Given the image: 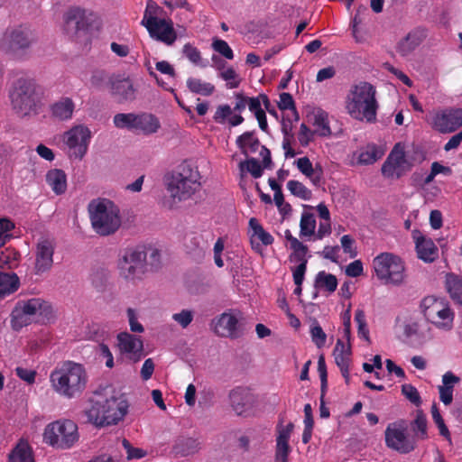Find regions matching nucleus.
<instances>
[{
  "mask_svg": "<svg viewBox=\"0 0 462 462\" xmlns=\"http://www.w3.org/2000/svg\"><path fill=\"white\" fill-rule=\"evenodd\" d=\"M30 43L29 32L23 29H15L5 33L0 42V49L6 55H21Z\"/></svg>",
  "mask_w": 462,
  "mask_h": 462,
  "instance_id": "obj_16",
  "label": "nucleus"
},
{
  "mask_svg": "<svg viewBox=\"0 0 462 462\" xmlns=\"http://www.w3.org/2000/svg\"><path fill=\"white\" fill-rule=\"evenodd\" d=\"M122 445H123L125 450L126 451V454H127L126 457L128 460L140 459V458L145 457L147 454V452L144 449L133 447L132 444L130 443V441L127 440L126 439H123Z\"/></svg>",
  "mask_w": 462,
  "mask_h": 462,
  "instance_id": "obj_56",
  "label": "nucleus"
},
{
  "mask_svg": "<svg viewBox=\"0 0 462 462\" xmlns=\"http://www.w3.org/2000/svg\"><path fill=\"white\" fill-rule=\"evenodd\" d=\"M64 21L66 33L88 49L92 39L90 31L98 21L97 14L80 7H72L65 14Z\"/></svg>",
  "mask_w": 462,
  "mask_h": 462,
  "instance_id": "obj_7",
  "label": "nucleus"
},
{
  "mask_svg": "<svg viewBox=\"0 0 462 462\" xmlns=\"http://www.w3.org/2000/svg\"><path fill=\"white\" fill-rule=\"evenodd\" d=\"M55 245L53 240L41 238L36 245L34 269L36 274H41L51 270L53 264V254Z\"/></svg>",
  "mask_w": 462,
  "mask_h": 462,
  "instance_id": "obj_18",
  "label": "nucleus"
},
{
  "mask_svg": "<svg viewBox=\"0 0 462 462\" xmlns=\"http://www.w3.org/2000/svg\"><path fill=\"white\" fill-rule=\"evenodd\" d=\"M172 319L182 328H187L193 319V314L190 310H182L180 312L173 314Z\"/></svg>",
  "mask_w": 462,
  "mask_h": 462,
  "instance_id": "obj_61",
  "label": "nucleus"
},
{
  "mask_svg": "<svg viewBox=\"0 0 462 462\" xmlns=\"http://www.w3.org/2000/svg\"><path fill=\"white\" fill-rule=\"evenodd\" d=\"M88 212L94 230L100 236L116 233L121 226L119 208L108 199H93Z\"/></svg>",
  "mask_w": 462,
  "mask_h": 462,
  "instance_id": "obj_5",
  "label": "nucleus"
},
{
  "mask_svg": "<svg viewBox=\"0 0 462 462\" xmlns=\"http://www.w3.org/2000/svg\"><path fill=\"white\" fill-rule=\"evenodd\" d=\"M355 321L357 324V334L360 338H364L370 343L369 329L367 328L365 313L362 309H357L355 313Z\"/></svg>",
  "mask_w": 462,
  "mask_h": 462,
  "instance_id": "obj_47",
  "label": "nucleus"
},
{
  "mask_svg": "<svg viewBox=\"0 0 462 462\" xmlns=\"http://www.w3.org/2000/svg\"><path fill=\"white\" fill-rule=\"evenodd\" d=\"M211 67L217 72L218 77L226 82L229 88H236L240 85L241 79L236 69L228 65L226 60H212Z\"/></svg>",
  "mask_w": 462,
  "mask_h": 462,
  "instance_id": "obj_26",
  "label": "nucleus"
},
{
  "mask_svg": "<svg viewBox=\"0 0 462 462\" xmlns=\"http://www.w3.org/2000/svg\"><path fill=\"white\" fill-rule=\"evenodd\" d=\"M420 308L426 319L438 328L444 330L452 328L455 314L444 300L427 296L422 300Z\"/></svg>",
  "mask_w": 462,
  "mask_h": 462,
  "instance_id": "obj_10",
  "label": "nucleus"
},
{
  "mask_svg": "<svg viewBox=\"0 0 462 462\" xmlns=\"http://www.w3.org/2000/svg\"><path fill=\"white\" fill-rule=\"evenodd\" d=\"M188 89L195 95L210 97L216 91V87L210 82L202 80L199 78L189 77L186 80Z\"/></svg>",
  "mask_w": 462,
  "mask_h": 462,
  "instance_id": "obj_36",
  "label": "nucleus"
},
{
  "mask_svg": "<svg viewBox=\"0 0 462 462\" xmlns=\"http://www.w3.org/2000/svg\"><path fill=\"white\" fill-rule=\"evenodd\" d=\"M300 236H314L316 229L315 216L310 212H303L300 221Z\"/></svg>",
  "mask_w": 462,
  "mask_h": 462,
  "instance_id": "obj_42",
  "label": "nucleus"
},
{
  "mask_svg": "<svg viewBox=\"0 0 462 462\" xmlns=\"http://www.w3.org/2000/svg\"><path fill=\"white\" fill-rule=\"evenodd\" d=\"M245 166L246 171H249L254 179H258L263 175V167L255 158H250L240 163L241 170H243Z\"/></svg>",
  "mask_w": 462,
  "mask_h": 462,
  "instance_id": "obj_54",
  "label": "nucleus"
},
{
  "mask_svg": "<svg viewBox=\"0 0 462 462\" xmlns=\"http://www.w3.org/2000/svg\"><path fill=\"white\" fill-rule=\"evenodd\" d=\"M232 410L238 416H246L253 407V397L244 388L237 387L229 393Z\"/></svg>",
  "mask_w": 462,
  "mask_h": 462,
  "instance_id": "obj_22",
  "label": "nucleus"
},
{
  "mask_svg": "<svg viewBox=\"0 0 462 462\" xmlns=\"http://www.w3.org/2000/svg\"><path fill=\"white\" fill-rule=\"evenodd\" d=\"M232 115V108L229 105H221L217 106L213 119L217 124H225L226 119H229Z\"/></svg>",
  "mask_w": 462,
  "mask_h": 462,
  "instance_id": "obj_58",
  "label": "nucleus"
},
{
  "mask_svg": "<svg viewBox=\"0 0 462 462\" xmlns=\"http://www.w3.org/2000/svg\"><path fill=\"white\" fill-rule=\"evenodd\" d=\"M146 253L143 249H126L118 260L120 277L133 282L141 280L146 272Z\"/></svg>",
  "mask_w": 462,
  "mask_h": 462,
  "instance_id": "obj_11",
  "label": "nucleus"
},
{
  "mask_svg": "<svg viewBox=\"0 0 462 462\" xmlns=\"http://www.w3.org/2000/svg\"><path fill=\"white\" fill-rule=\"evenodd\" d=\"M402 393L416 407L421 404V398L419 391L411 383L402 385Z\"/></svg>",
  "mask_w": 462,
  "mask_h": 462,
  "instance_id": "obj_51",
  "label": "nucleus"
},
{
  "mask_svg": "<svg viewBox=\"0 0 462 462\" xmlns=\"http://www.w3.org/2000/svg\"><path fill=\"white\" fill-rule=\"evenodd\" d=\"M109 85L110 94L118 104L132 103L136 99L137 89L129 77H112Z\"/></svg>",
  "mask_w": 462,
  "mask_h": 462,
  "instance_id": "obj_17",
  "label": "nucleus"
},
{
  "mask_svg": "<svg viewBox=\"0 0 462 462\" xmlns=\"http://www.w3.org/2000/svg\"><path fill=\"white\" fill-rule=\"evenodd\" d=\"M145 66H146V68H147V70H148V72H149V75H150L151 77H152V78L156 80L157 84H158L159 86H161L162 88H163L165 90H168V91H170V92L173 93V94H174L175 100L177 101V103L179 104V106H181L182 108H184L188 113H190V112H191V110H190L189 108H186V107H184V106H183V104H182L181 100L179 98L178 95L175 93L174 88H168V87H167V84L158 77V75L156 74V72H155V71L153 70V69L151 67L150 62H146V63H145Z\"/></svg>",
  "mask_w": 462,
  "mask_h": 462,
  "instance_id": "obj_53",
  "label": "nucleus"
},
{
  "mask_svg": "<svg viewBox=\"0 0 462 462\" xmlns=\"http://www.w3.org/2000/svg\"><path fill=\"white\" fill-rule=\"evenodd\" d=\"M310 336L313 343L318 348L325 346L327 335L318 321H314L310 327Z\"/></svg>",
  "mask_w": 462,
  "mask_h": 462,
  "instance_id": "obj_49",
  "label": "nucleus"
},
{
  "mask_svg": "<svg viewBox=\"0 0 462 462\" xmlns=\"http://www.w3.org/2000/svg\"><path fill=\"white\" fill-rule=\"evenodd\" d=\"M74 101L68 97H62L50 106L51 116L59 121H68L73 116Z\"/></svg>",
  "mask_w": 462,
  "mask_h": 462,
  "instance_id": "obj_28",
  "label": "nucleus"
},
{
  "mask_svg": "<svg viewBox=\"0 0 462 462\" xmlns=\"http://www.w3.org/2000/svg\"><path fill=\"white\" fill-rule=\"evenodd\" d=\"M293 428H294V425L291 422L288 423L285 427L278 426L277 427L278 435L276 438V443L289 444V439H290L291 434L293 430Z\"/></svg>",
  "mask_w": 462,
  "mask_h": 462,
  "instance_id": "obj_57",
  "label": "nucleus"
},
{
  "mask_svg": "<svg viewBox=\"0 0 462 462\" xmlns=\"http://www.w3.org/2000/svg\"><path fill=\"white\" fill-rule=\"evenodd\" d=\"M427 37V32L423 28H415L411 30L400 42L398 50L402 55H408L417 47H419Z\"/></svg>",
  "mask_w": 462,
  "mask_h": 462,
  "instance_id": "obj_27",
  "label": "nucleus"
},
{
  "mask_svg": "<svg viewBox=\"0 0 462 462\" xmlns=\"http://www.w3.org/2000/svg\"><path fill=\"white\" fill-rule=\"evenodd\" d=\"M32 319L27 314L23 313L20 307L16 304L11 313V326L15 331H19L23 327L31 324Z\"/></svg>",
  "mask_w": 462,
  "mask_h": 462,
  "instance_id": "obj_41",
  "label": "nucleus"
},
{
  "mask_svg": "<svg viewBox=\"0 0 462 462\" xmlns=\"http://www.w3.org/2000/svg\"><path fill=\"white\" fill-rule=\"evenodd\" d=\"M65 137V143L69 149V157L82 160L88 152L91 139L89 128L83 125H76L66 132Z\"/></svg>",
  "mask_w": 462,
  "mask_h": 462,
  "instance_id": "obj_13",
  "label": "nucleus"
},
{
  "mask_svg": "<svg viewBox=\"0 0 462 462\" xmlns=\"http://www.w3.org/2000/svg\"><path fill=\"white\" fill-rule=\"evenodd\" d=\"M160 128V120L153 114L147 112L136 114L134 132L151 135L157 133Z\"/></svg>",
  "mask_w": 462,
  "mask_h": 462,
  "instance_id": "obj_25",
  "label": "nucleus"
},
{
  "mask_svg": "<svg viewBox=\"0 0 462 462\" xmlns=\"http://www.w3.org/2000/svg\"><path fill=\"white\" fill-rule=\"evenodd\" d=\"M162 12L163 10L153 0H147L142 24L145 27L149 24H154L156 21L161 19L159 15Z\"/></svg>",
  "mask_w": 462,
  "mask_h": 462,
  "instance_id": "obj_40",
  "label": "nucleus"
},
{
  "mask_svg": "<svg viewBox=\"0 0 462 462\" xmlns=\"http://www.w3.org/2000/svg\"><path fill=\"white\" fill-rule=\"evenodd\" d=\"M9 462H34L29 444L20 441L9 455Z\"/></svg>",
  "mask_w": 462,
  "mask_h": 462,
  "instance_id": "obj_37",
  "label": "nucleus"
},
{
  "mask_svg": "<svg viewBox=\"0 0 462 462\" xmlns=\"http://www.w3.org/2000/svg\"><path fill=\"white\" fill-rule=\"evenodd\" d=\"M249 234H250V242L253 250L257 253L262 251L263 245H271L274 238L273 236L267 232L261 223L255 217H251L249 219Z\"/></svg>",
  "mask_w": 462,
  "mask_h": 462,
  "instance_id": "obj_19",
  "label": "nucleus"
},
{
  "mask_svg": "<svg viewBox=\"0 0 462 462\" xmlns=\"http://www.w3.org/2000/svg\"><path fill=\"white\" fill-rule=\"evenodd\" d=\"M146 29L152 38L168 45L172 44L177 38L173 23L171 19L162 18L156 21L154 24L147 25Z\"/></svg>",
  "mask_w": 462,
  "mask_h": 462,
  "instance_id": "obj_20",
  "label": "nucleus"
},
{
  "mask_svg": "<svg viewBox=\"0 0 462 462\" xmlns=\"http://www.w3.org/2000/svg\"><path fill=\"white\" fill-rule=\"evenodd\" d=\"M335 362L339 367L342 376L345 378L346 383L349 382V365L351 361V346L350 343H344L342 339H337L336 346L333 351Z\"/></svg>",
  "mask_w": 462,
  "mask_h": 462,
  "instance_id": "obj_23",
  "label": "nucleus"
},
{
  "mask_svg": "<svg viewBox=\"0 0 462 462\" xmlns=\"http://www.w3.org/2000/svg\"><path fill=\"white\" fill-rule=\"evenodd\" d=\"M9 98L14 112L19 116H26L36 111L42 93L34 79L19 78L10 88Z\"/></svg>",
  "mask_w": 462,
  "mask_h": 462,
  "instance_id": "obj_4",
  "label": "nucleus"
},
{
  "mask_svg": "<svg viewBox=\"0 0 462 462\" xmlns=\"http://www.w3.org/2000/svg\"><path fill=\"white\" fill-rule=\"evenodd\" d=\"M236 143L242 153L247 155L248 152L254 153L261 147V143L254 136V131H247L236 138Z\"/></svg>",
  "mask_w": 462,
  "mask_h": 462,
  "instance_id": "obj_35",
  "label": "nucleus"
},
{
  "mask_svg": "<svg viewBox=\"0 0 462 462\" xmlns=\"http://www.w3.org/2000/svg\"><path fill=\"white\" fill-rule=\"evenodd\" d=\"M383 155V152L375 146H368L365 151L360 152L358 156V163L362 165H369L375 162Z\"/></svg>",
  "mask_w": 462,
  "mask_h": 462,
  "instance_id": "obj_46",
  "label": "nucleus"
},
{
  "mask_svg": "<svg viewBox=\"0 0 462 462\" xmlns=\"http://www.w3.org/2000/svg\"><path fill=\"white\" fill-rule=\"evenodd\" d=\"M432 420L439 430V434L443 437H449V430L446 426L444 420L439 412V410L436 403L431 406Z\"/></svg>",
  "mask_w": 462,
  "mask_h": 462,
  "instance_id": "obj_55",
  "label": "nucleus"
},
{
  "mask_svg": "<svg viewBox=\"0 0 462 462\" xmlns=\"http://www.w3.org/2000/svg\"><path fill=\"white\" fill-rule=\"evenodd\" d=\"M20 285V278L14 272L0 270V300L16 292Z\"/></svg>",
  "mask_w": 462,
  "mask_h": 462,
  "instance_id": "obj_31",
  "label": "nucleus"
},
{
  "mask_svg": "<svg viewBox=\"0 0 462 462\" xmlns=\"http://www.w3.org/2000/svg\"><path fill=\"white\" fill-rule=\"evenodd\" d=\"M375 88L365 81L351 87L346 100V109L349 116L358 121L374 123L378 110Z\"/></svg>",
  "mask_w": 462,
  "mask_h": 462,
  "instance_id": "obj_3",
  "label": "nucleus"
},
{
  "mask_svg": "<svg viewBox=\"0 0 462 462\" xmlns=\"http://www.w3.org/2000/svg\"><path fill=\"white\" fill-rule=\"evenodd\" d=\"M14 227L15 225L11 219L7 217L0 218V245H4L13 237L10 231L14 229Z\"/></svg>",
  "mask_w": 462,
  "mask_h": 462,
  "instance_id": "obj_50",
  "label": "nucleus"
},
{
  "mask_svg": "<svg viewBox=\"0 0 462 462\" xmlns=\"http://www.w3.org/2000/svg\"><path fill=\"white\" fill-rule=\"evenodd\" d=\"M45 180L56 195H62L67 190V175L63 170L51 169L47 171Z\"/></svg>",
  "mask_w": 462,
  "mask_h": 462,
  "instance_id": "obj_33",
  "label": "nucleus"
},
{
  "mask_svg": "<svg viewBox=\"0 0 462 462\" xmlns=\"http://www.w3.org/2000/svg\"><path fill=\"white\" fill-rule=\"evenodd\" d=\"M412 430L420 439L427 438V419L422 412H418L412 423Z\"/></svg>",
  "mask_w": 462,
  "mask_h": 462,
  "instance_id": "obj_52",
  "label": "nucleus"
},
{
  "mask_svg": "<svg viewBox=\"0 0 462 462\" xmlns=\"http://www.w3.org/2000/svg\"><path fill=\"white\" fill-rule=\"evenodd\" d=\"M21 254L14 249L7 248L0 254V270L5 271L13 270L19 265Z\"/></svg>",
  "mask_w": 462,
  "mask_h": 462,
  "instance_id": "obj_39",
  "label": "nucleus"
},
{
  "mask_svg": "<svg viewBox=\"0 0 462 462\" xmlns=\"http://www.w3.org/2000/svg\"><path fill=\"white\" fill-rule=\"evenodd\" d=\"M118 347L122 353L128 354L130 358L138 361L143 356V343L141 338L128 332L117 335Z\"/></svg>",
  "mask_w": 462,
  "mask_h": 462,
  "instance_id": "obj_21",
  "label": "nucleus"
},
{
  "mask_svg": "<svg viewBox=\"0 0 462 462\" xmlns=\"http://www.w3.org/2000/svg\"><path fill=\"white\" fill-rule=\"evenodd\" d=\"M78 439V426L70 420L49 423L43 432L44 442L57 448H69Z\"/></svg>",
  "mask_w": 462,
  "mask_h": 462,
  "instance_id": "obj_8",
  "label": "nucleus"
},
{
  "mask_svg": "<svg viewBox=\"0 0 462 462\" xmlns=\"http://www.w3.org/2000/svg\"><path fill=\"white\" fill-rule=\"evenodd\" d=\"M432 126L441 134L457 131L462 126V108H447L437 112L432 118Z\"/></svg>",
  "mask_w": 462,
  "mask_h": 462,
  "instance_id": "obj_15",
  "label": "nucleus"
},
{
  "mask_svg": "<svg viewBox=\"0 0 462 462\" xmlns=\"http://www.w3.org/2000/svg\"><path fill=\"white\" fill-rule=\"evenodd\" d=\"M287 189L292 195L301 199L309 200L311 198V191L298 180H289L287 183Z\"/></svg>",
  "mask_w": 462,
  "mask_h": 462,
  "instance_id": "obj_48",
  "label": "nucleus"
},
{
  "mask_svg": "<svg viewBox=\"0 0 462 462\" xmlns=\"http://www.w3.org/2000/svg\"><path fill=\"white\" fill-rule=\"evenodd\" d=\"M459 381L460 378L450 371L442 375V384L438 388L439 400L444 405L448 406L452 403L454 387Z\"/></svg>",
  "mask_w": 462,
  "mask_h": 462,
  "instance_id": "obj_32",
  "label": "nucleus"
},
{
  "mask_svg": "<svg viewBox=\"0 0 462 462\" xmlns=\"http://www.w3.org/2000/svg\"><path fill=\"white\" fill-rule=\"evenodd\" d=\"M376 277L386 283L400 284L404 278V263L393 253H381L374 258Z\"/></svg>",
  "mask_w": 462,
  "mask_h": 462,
  "instance_id": "obj_9",
  "label": "nucleus"
},
{
  "mask_svg": "<svg viewBox=\"0 0 462 462\" xmlns=\"http://www.w3.org/2000/svg\"><path fill=\"white\" fill-rule=\"evenodd\" d=\"M215 51L218 52L224 58H233V51L227 42L224 40H215L212 43Z\"/></svg>",
  "mask_w": 462,
  "mask_h": 462,
  "instance_id": "obj_60",
  "label": "nucleus"
},
{
  "mask_svg": "<svg viewBox=\"0 0 462 462\" xmlns=\"http://www.w3.org/2000/svg\"><path fill=\"white\" fill-rule=\"evenodd\" d=\"M241 313L238 310H228L223 312L213 320L214 333L221 337L232 339L241 336L240 323Z\"/></svg>",
  "mask_w": 462,
  "mask_h": 462,
  "instance_id": "obj_14",
  "label": "nucleus"
},
{
  "mask_svg": "<svg viewBox=\"0 0 462 462\" xmlns=\"http://www.w3.org/2000/svg\"><path fill=\"white\" fill-rule=\"evenodd\" d=\"M88 375L84 366L66 361L51 372L50 383L53 391L67 399L77 398L84 392Z\"/></svg>",
  "mask_w": 462,
  "mask_h": 462,
  "instance_id": "obj_2",
  "label": "nucleus"
},
{
  "mask_svg": "<svg viewBox=\"0 0 462 462\" xmlns=\"http://www.w3.org/2000/svg\"><path fill=\"white\" fill-rule=\"evenodd\" d=\"M340 242L344 253L348 254L351 258L356 256L357 253L354 247L355 240L349 235H344L341 237Z\"/></svg>",
  "mask_w": 462,
  "mask_h": 462,
  "instance_id": "obj_63",
  "label": "nucleus"
},
{
  "mask_svg": "<svg viewBox=\"0 0 462 462\" xmlns=\"http://www.w3.org/2000/svg\"><path fill=\"white\" fill-rule=\"evenodd\" d=\"M16 305L20 307L23 313L29 317L34 315H48L51 311V305L40 298H32L27 300H18Z\"/></svg>",
  "mask_w": 462,
  "mask_h": 462,
  "instance_id": "obj_29",
  "label": "nucleus"
},
{
  "mask_svg": "<svg viewBox=\"0 0 462 462\" xmlns=\"http://www.w3.org/2000/svg\"><path fill=\"white\" fill-rule=\"evenodd\" d=\"M408 425L403 420L388 424L385 430V444L388 448L402 454L414 450L415 442L408 437Z\"/></svg>",
  "mask_w": 462,
  "mask_h": 462,
  "instance_id": "obj_12",
  "label": "nucleus"
},
{
  "mask_svg": "<svg viewBox=\"0 0 462 462\" xmlns=\"http://www.w3.org/2000/svg\"><path fill=\"white\" fill-rule=\"evenodd\" d=\"M295 163L299 171L305 176H310L314 173L315 167H313L310 160L308 157L305 156L299 158Z\"/></svg>",
  "mask_w": 462,
  "mask_h": 462,
  "instance_id": "obj_62",
  "label": "nucleus"
},
{
  "mask_svg": "<svg viewBox=\"0 0 462 462\" xmlns=\"http://www.w3.org/2000/svg\"><path fill=\"white\" fill-rule=\"evenodd\" d=\"M313 125L316 127L314 132L319 136L327 137L331 134L328 115L324 111L318 112L314 116Z\"/></svg>",
  "mask_w": 462,
  "mask_h": 462,
  "instance_id": "obj_43",
  "label": "nucleus"
},
{
  "mask_svg": "<svg viewBox=\"0 0 462 462\" xmlns=\"http://www.w3.org/2000/svg\"><path fill=\"white\" fill-rule=\"evenodd\" d=\"M418 257L425 263H432L439 256V249L430 238L420 236L416 238Z\"/></svg>",
  "mask_w": 462,
  "mask_h": 462,
  "instance_id": "obj_30",
  "label": "nucleus"
},
{
  "mask_svg": "<svg viewBox=\"0 0 462 462\" xmlns=\"http://www.w3.org/2000/svg\"><path fill=\"white\" fill-rule=\"evenodd\" d=\"M89 403L86 415L88 421L97 427L117 424L128 411L126 399L112 388L96 392Z\"/></svg>",
  "mask_w": 462,
  "mask_h": 462,
  "instance_id": "obj_1",
  "label": "nucleus"
},
{
  "mask_svg": "<svg viewBox=\"0 0 462 462\" xmlns=\"http://www.w3.org/2000/svg\"><path fill=\"white\" fill-rule=\"evenodd\" d=\"M135 117V113H118L115 115L113 123L116 128L134 132Z\"/></svg>",
  "mask_w": 462,
  "mask_h": 462,
  "instance_id": "obj_44",
  "label": "nucleus"
},
{
  "mask_svg": "<svg viewBox=\"0 0 462 462\" xmlns=\"http://www.w3.org/2000/svg\"><path fill=\"white\" fill-rule=\"evenodd\" d=\"M200 174L190 164H181L178 171L165 177L167 191L177 201L189 199L200 186Z\"/></svg>",
  "mask_w": 462,
  "mask_h": 462,
  "instance_id": "obj_6",
  "label": "nucleus"
},
{
  "mask_svg": "<svg viewBox=\"0 0 462 462\" xmlns=\"http://www.w3.org/2000/svg\"><path fill=\"white\" fill-rule=\"evenodd\" d=\"M278 107L280 110H289L291 113V116H293L294 122L299 121L300 116L296 109L293 97L290 93L282 92L280 94Z\"/></svg>",
  "mask_w": 462,
  "mask_h": 462,
  "instance_id": "obj_45",
  "label": "nucleus"
},
{
  "mask_svg": "<svg viewBox=\"0 0 462 462\" xmlns=\"http://www.w3.org/2000/svg\"><path fill=\"white\" fill-rule=\"evenodd\" d=\"M397 143L382 166V174L386 178H400L399 168L406 162L404 152Z\"/></svg>",
  "mask_w": 462,
  "mask_h": 462,
  "instance_id": "obj_24",
  "label": "nucleus"
},
{
  "mask_svg": "<svg viewBox=\"0 0 462 462\" xmlns=\"http://www.w3.org/2000/svg\"><path fill=\"white\" fill-rule=\"evenodd\" d=\"M290 248L293 251V254L291 257H294L297 261L302 263V261H308L306 259V254L308 252V246L303 245L301 242L297 241L293 242V245L290 246Z\"/></svg>",
  "mask_w": 462,
  "mask_h": 462,
  "instance_id": "obj_59",
  "label": "nucleus"
},
{
  "mask_svg": "<svg viewBox=\"0 0 462 462\" xmlns=\"http://www.w3.org/2000/svg\"><path fill=\"white\" fill-rule=\"evenodd\" d=\"M446 289L455 304L462 308V277L448 273L445 281Z\"/></svg>",
  "mask_w": 462,
  "mask_h": 462,
  "instance_id": "obj_34",
  "label": "nucleus"
},
{
  "mask_svg": "<svg viewBox=\"0 0 462 462\" xmlns=\"http://www.w3.org/2000/svg\"><path fill=\"white\" fill-rule=\"evenodd\" d=\"M315 287L319 290H326L331 293L337 290V280L335 275L321 271L316 275Z\"/></svg>",
  "mask_w": 462,
  "mask_h": 462,
  "instance_id": "obj_38",
  "label": "nucleus"
},
{
  "mask_svg": "<svg viewBox=\"0 0 462 462\" xmlns=\"http://www.w3.org/2000/svg\"><path fill=\"white\" fill-rule=\"evenodd\" d=\"M315 132H312L304 123L300 125L298 134V140L302 146H307L313 138Z\"/></svg>",
  "mask_w": 462,
  "mask_h": 462,
  "instance_id": "obj_64",
  "label": "nucleus"
}]
</instances>
